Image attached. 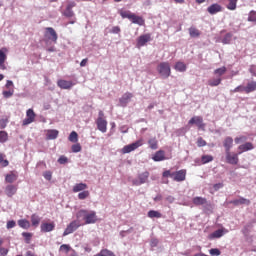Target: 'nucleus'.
Returning <instances> with one entry per match:
<instances>
[{"mask_svg": "<svg viewBox=\"0 0 256 256\" xmlns=\"http://www.w3.org/2000/svg\"><path fill=\"white\" fill-rule=\"evenodd\" d=\"M162 177L165 179L171 177L173 181H176L177 183H182V181H185L187 179V170L181 169L176 172H171V170H166L162 173Z\"/></svg>", "mask_w": 256, "mask_h": 256, "instance_id": "obj_1", "label": "nucleus"}, {"mask_svg": "<svg viewBox=\"0 0 256 256\" xmlns=\"http://www.w3.org/2000/svg\"><path fill=\"white\" fill-rule=\"evenodd\" d=\"M77 219H83L86 225L97 223V213L95 211L79 210L76 213Z\"/></svg>", "mask_w": 256, "mask_h": 256, "instance_id": "obj_2", "label": "nucleus"}, {"mask_svg": "<svg viewBox=\"0 0 256 256\" xmlns=\"http://www.w3.org/2000/svg\"><path fill=\"white\" fill-rule=\"evenodd\" d=\"M156 69L162 79L171 77V64L169 62H161Z\"/></svg>", "mask_w": 256, "mask_h": 256, "instance_id": "obj_3", "label": "nucleus"}, {"mask_svg": "<svg viewBox=\"0 0 256 256\" xmlns=\"http://www.w3.org/2000/svg\"><path fill=\"white\" fill-rule=\"evenodd\" d=\"M44 37L46 41H51L52 43H57V39H59V36L53 27L45 28Z\"/></svg>", "mask_w": 256, "mask_h": 256, "instance_id": "obj_4", "label": "nucleus"}, {"mask_svg": "<svg viewBox=\"0 0 256 256\" xmlns=\"http://www.w3.org/2000/svg\"><path fill=\"white\" fill-rule=\"evenodd\" d=\"M141 146H143V139L137 140L136 142L130 145L124 146L121 150V153H123V155L131 153L132 151H135V149H139V147Z\"/></svg>", "mask_w": 256, "mask_h": 256, "instance_id": "obj_5", "label": "nucleus"}, {"mask_svg": "<svg viewBox=\"0 0 256 256\" xmlns=\"http://www.w3.org/2000/svg\"><path fill=\"white\" fill-rule=\"evenodd\" d=\"M151 41V33L140 35L136 40L137 49H141V47H145Z\"/></svg>", "mask_w": 256, "mask_h": 256, "instance_id": "obj_6", "label": "nucleus"}, {"mask_svg": "<svg viewBox=\"0 0 256 256\" xmlns=\"http://www.w3.org/2000/svg\"><path fill=\"white\" fill-rule=\"evenodd\" d=\"M81 227V223L77 220L72 221L64 230L63 237H67V235H71L74 231H77Z\"/></svg>", "mask_w": 256, "mask_h": 256, "instance_id": "obj_7", "label": "nucleus"}, {"mask_svg": "<svg viewBox=\"0 0 256 256\" xmlns=\"http://www.w3.org/2000/svg\"><path fill=\"white\" fill-rule=\"evenodd\" d=\"M73 7H77V3L75 2H69L66 6V9L62 12V15L64 17H67L68 19H71V17H75V12H73Z\"/></svg>", "mask_w": 256, "mask_h": 256, "instance_id": "obj_8", "label": "nucleus"}, {"mask_svg": "<svg viewBox=\"0 0 256 256\" xmlns=\"http://www.w3.org/2000/svg\"><path fill=\"white\" fill-rule=\"evenodd\" d=\"M35 111H33V109H28L26 111V118L23 120L22 125L25 127L27 125H31V123H33L35 121Z\"/></svg>", "mask_w": 256, "mask_h": 256, "instance_id": "obj_9", "label": "nucleus"}, {"mask_svg": "<svg viewBox=\"0 0 256 256\" xmlns=\"http://www.w3.org/2000/svg\"><path fill=\"white\" fill-rule=\"evenodd\" d=\"M189 125H196L198 129L205 130V123H203V117L201 116H194L189 120Z\"/></svg>", "mask_w": 256, "mask_h": 256, "instance_id": "obj_10", "label": "nucleus"}, {"mask_svg": "<svg viewBox=\"0 0 256 256\" xmlns=\"http://www.w3.org/2000/svg\"><path fill=\"white\" fill-rule=\"evenodd\" d=\"M226 153V163H229V165H237L239 163V154L237 153H231L225 152Z\"/></svg>", "mask_w": 256, "mask_h": 256, "instance_id": "obj_11", "label": "nucleus"}, {"mask_svg": "<svg viewBox=\"0 0 256 256\" xmlns=\"http://www.w3.org/2000/svg\"><path fill=\"white\" fill-rule=\"evenodd\" d=\"M149 179V172L145 171L138 175V179L132 181L133 185L139 187V185L145 184V182Z\"/></svg>", "mask_w": 256, "mask_h": 256, "instance_id": "obj_12", "label": "nucleus"}, {"mask_svg": "<svg viewBox=\"0 0 256 256\" xmlns=\"http://www.w3.org/2000/svg\"><path fill=\"white\" fill-rule=\"evenodd\" d=\"M133 99V93L131 92H126L124 93L121 98L119 99V103L121 107H127L129 105V102Z\"/></svg>", "mask_w": 256, "mask_h": 256, "instance_id": "obj_13", "label": "nucleus"}, {"mask_svg": "<svg viewBox=\"0 0 256 256\" xmlns=\"http://www.w3.org/2000/svg\"><path fill=\"white\" fill-rule=\"evenodd\" d=\"M17 190H18V187L17 185H14V184H8L5 189H4V193L6 196L8 197H13L15 195H17Z\"/></svg>", "mask_w": 256, "mask_h": 256, "instance_id": "obj_14", "label": "nucleus"}, {"mask_svg": "<svg viewBox=\"0 0 256 256\" xmlns=\"http://www.w3.org/2000/svg\"><path fill=\"white\" fill-rule=\"evenodd\" d=\"M228 203L230 205H234L235 207H239V205H251V200L244 197H240L238 199L231 200Z\"/></svg>", "mask_w": 256, "mask_h": 256, "instance_id": "obj_15", "label": "nucleus"}, {"mask_svg": "<svg viewBox=\"0 0 256 256\" xmlns=\"http://www.w3.org/2000/svg\"><path fill=\"white\" fill-rule=\"evenodd\" d=\"M74 85H75V83H73V81H69V80L60 79L57 81V86L60 89H71Z\"/></svg>", "mask_w": 256, "mask_h": 256, "instance_id": "obj_16", "label": "nucleus"}, {"mask_svg": "<svg viewBox=\"0 0 256 256\" xmlns=\"http://www.w3.org/2000/svg\"><path fill=\"white\" fill-rule=\"evenodd\" d=\"M255 149V146L251 142H246L240 146H238V150L240 151L238 155H241V153H245L247 151H253Z\"/></svg>", "mask_w": 256, "mask_h": 256, "instance_id": "obj_17", "label": "nucleus"}, {"mask_svg": "<svg viewBox=\"0 0 256 256\" xmlns=\"http://www.w3.org/2000/svg\"><path fill=\"white\" fill-rule=\"evenodd\" d=\"M207 11L210 15H217V13H221L223 11V7L217 3L210 5L207 8Z\"/></svg>", "mask_w": 256, "mask_h": 256, "instance_id": "obj_18", "label": "nucleus"}, {"mask_svg": "<svg viewBox=\"0 0 256 256\" xmlns=\"http://www.w3.org/2000/svg\"><path fill=\"white\" fill-rule=\"evenodd\" d=\"M19 179V174L15 171H10L8 174L5 175V182L6 183H15Z\"/></svg>", "mask_w": 256, "mask_h": 256, "instance_id": "obj_19", "label": "nucleus"}, {"mask_svg": "<svg viewBox=\"0 0 256 256\" xmlns=\"http://www.w3.org/2000/svg\"><path fill=\"white\" fill-rule=\"evenodd\" d=\"M96 125L98 131H101V133H107V120L105 119H97L96 120Z\"/></svg>", "mask_w": 256, "mask_h": 256, "instance_id": "obj_20", "label": "nucleus"}, {"mask_svg": "<svg viewBox=\"0 0 256 256\" xmlns=\"http://www.w3.org/2000/svg\"><path fill=\"white\" fill-rule=\"evenodd\" d=\"M225 233H229V230L222 228L214 231L212 234H210V239H221Z\"/></svg>", "mask_w": 256, "mask_h": 256, "instance_id": "obj_21", "label": "nucleus"}, {"mask_svg": "<svg viewBox=\"0 0 256 256\" xmlns=\"http://www.w3.org/2000/svg\"><path fill=\"white\" fill-rule=\"evenodd\" d=\"M223 146L225 148V153L231 151L233 147V138L231 136H227L223 141Z\"/></svg>", "mask_w": 256, "mask_h": 256, "instance_id": "obj_22", "label": "nucleus"}, {"mask_svg": "<svg viewBox=\"0 0 256 256\" xmlns=\"http://www.w3.org/2000/svg\"><path fill=\"white\" fill-rule=\"evenodd\" d=\"M130 21L132 23H134L135 25H139L140 27L145 25V19H143V17H141V16L135 15L134 13L131 16Z\"/></svg>", "mask_w": 256, "mask_h": 256, "instance_id": "obj_23", "label": "nucleus"}, {"mask_svg": "<svg viewBox=\"0 0 256 256\" xmlns=\"http://www.w3.org/2000/svg\"><path fill=\"white\" fill-rule=\"evenodd\" d=\"M40 228L42 233H49L55 229V223H42Z\"/></svg>", "mask_w": 256, "mask_h": 256, "instance_id": "obj_24", "label": "nucleus"}, {"mask_svg": "<svg viewBox=\"0 0 256 256\" xmlns=\"http://www.w3.org/2000/svg\"><path fill=\"white\" fill-rule=\"evenodd\" d=\"M153 161L159 162V161H165L167 157H165V151L159 150L155 152V154L152 157Z\"/></svg>", "mask_w": 256, "mask_h": 256, "instance_id": "obj_25", "label": "nucleus"}, {"mask_svg": "<svg viewBox=\"0 0 256 256\" xmlns=\"http://www.w3.org/2000/svg\"><path fill=\"white\" fill-rule=\"evenodd\" d=\"M256 91V81L249 82L246 86H244V93H253Z\"/></svg>", "mask_w": 256, "mask_h": 256, "instance_id": "obj_26", "label": "nucleus"}, {"mask_svg": "<svg viewBox=\"0 0 256 256\" xmlns=\"http://www.w3.org/2000/svg\"><path fill=\"white\" fill-rule=\"evenodd\" d=\"M192 203L196 206L207 205V198L197 196L192 199Z\"/></svg>", "mask_w": 256, "mask_h": 256, "instance_id": "obj_27", "label": "nucleus"}, {"mask_svg": "<svg viewBox=\"0 0 256 256\" xmlns=\"http://www.w3.org/2000/svg\"><path fill=\"white\" fill-rule=\"evenodd\" d=\"M59 137V132L57 130H47L46 132V139L53 140Z\"/></svg>", "mask_w": 256, "mask_h": 256, "instance_id": "obj_28", "label": "nucleus"}, {"mask_svg": "<svg viewBox=\"0 0 256 256\" xmlns=\"http://www.w3.org/2000/svg\"><path fill=\"white\" fill-rule=\"evenodd\" d=\"M174 69L175 71H179L180 73H185V71H187V65L179 61V62H176Z\"/></svg>", "mask_w": 256, "mask_h": 256, "instance_id": "obj_29", "label": "nucleus"}, {"mask_svg": "<svg viewBox=\"0 0 256 256\" xmlns=\"http://www.w3.org/2000/svg\"><path fill=\"white\" fill-rule=\"evenodd\" d=\"M5 61H7V54L3 51V49L0 50V69L5 70Z\"/></svg>", "mask_w": 256, "mask_h": 256, "instance_id": "obj_30", "label": "nucleus"}, {"mask_svg": "<svg viewBox=\"0 0 256 256\" xmlns=\"http://www.w3.org/2000/svg\"><path fill=\"white\" fill-rule=\"evenodd\" d=\"M189 35H190V37L195 39L197 37H201V31H199V29H197L195 27H190L189 28Z\"/></svg>", "mask_w": 256, "mask_h": 256, "instance_id": "obj_31", "label": "nucleus"}, {"mask_svg": "<svg viewBox=\"0 0 256 256\" xmlns=\"http://www.w3.org/2000/svg\"><path fill=\"white\" fill-rule=\"evenodd\" d=\"M18 225L21 229H29L31 227V222L27 219H20L18 220Z\"/></svg>", "mask_w": 256, "mask_h": 256, "instance_id": "obj_32", "label": "nucleus"}, {"mask_svg": "<svg viewBox=\"0 0 256 256\" xmlns=\"http://www.w3.org/2000/svg\"><path fill=\"white\" fill-rule=\"evenodd\" d=\"M85 189H87V184L78 183L73 187L72 191L73 193H79V191H85Z\"/></svg>", "mask_w": 256, "mask_h": 256, "instance_id": "obj_33", "label": "nucleus"}, {"mask_svg": "<svg viewBox=\"0 0 256 256\" xmlns=\"http://www.w3.org/2000/svg\"><path fill=\"white\" fill-rule=\"evenodd\" d=\"M148 145H149L150 149H153L154 151L159 149V142L157 141V138L149 139Z\"/></svg>", "mask_w": 256, "mask_h": 256, "instance_id": "obj_34", "label": "nucleus"}, {"mask_svg": "<svg viewBox=\"0 0 256 256\" xmlns=\"http://www.w3.org/2000/svg\"><path fill=\"white\" fill-rule=\"evenodd\" d=\"M39 223H41V218L37 214L31 215V224L33 227H39Z\"/></svg>", "mask_w": 256, "mask_h": 256, "instance_id": "obj_35", "label": "nucleus"}, {"mask_svg": "<svg viewBox=\"0 0 256 256\" xmlns=\"http://www.w3.org/2000/svg\"><path fill=\"white\" fill-rule=\"evenodd\" d=\"M119 15L122 17V19L131 20V17L133 16V13L129 10H119Z\"/></svg>", "mask_w": 256, "mask_h": 256, "instance_id": "obj_36", "label": "nucleus"}, {"mask_svg": "<svg viewBox=\"0 0 256 256\" xmlns=\"http://www.w3.org/2000/svg\"><path fill=\"white\" fill-rule=\"evenodd\" d=\"M148 217H149L150 219H161L162 214H161L159 211L150 210V211L148 212Z\"/></svg>", "mask_w": 256, "mask_h": 256, "instance_id": "obj_37", "label": "nucleus"}, {"mask_svg": "<svg viewBox=\"0 0 256 256\" xmlns=\"http://www.w3.org/2000/svg\"><path fill=\"white\" fill-rule=\"evenodd\" d=\"M229 3L226 6L229 11H235L237 9V1L239 0H227Z\"/></svg>", "mask_w": 256, "mask_h": 256, "instance_id": "obj_38", "label": "nucleus"}, {"mask_svg": "<svg viewBox=\"0 0 256 256\" xmlns=\"http://www.w3.org/2000/svg\"><path fill=\"white\" fill-rule=\"evenodd\" d=\"M9 141V134L6 131H0V143H7Z\"/></svg>", "mask_w": 256, "mask_h": 256, "instance_id": "obj_39", "label": "nucleus"}, {"mask_svg": "<svg viewBox=\"0 0 256 256\" xmlns=\"http://www.w3.org/2000/svg\"><path fill=\"white\" fill-rule=\"evenodd\" d=\"M69 141H71V143H77V141H79V134H77L75 131H72L69 135Z\"/></svg>", "mask_w": 256, "mask_h": 256, "instance_id": "obj_40", "label": "nucleus"}, {"mask_svg": "<svg viewBox=\"0 0 256 256\" xmlns=\"http://www.w3.org/2000/svg\"><path fill=\"white\" fill-rule=\"evenodd\" d=\"M0 165L1 167H9V160L5 159V154L0 153Z\"/></svg>", "mask_w": 256, "mask_h": 256, "instance_id": "obj_41", "label": "nucleus"}, {"mask_svg": "<svg viewBox=\"0 0 256 256\" xmlns=\"http://www.w3.org/2000/svg\"><path fill=\"white\" fill-rule=\"evenodd\" d=\"M225 73H227V67L225 66L214 70V75H219V77H221L222 75H225Z\"/></svg>", "mask_w": 256, "mask_h": 256, "instance_id": "obj_42", "label": "nucleus"}, {"mask_svg": "<svg viewBox=\"0 0 256 256\" xmlns=\"http://www.w3.org/2000/svg\"><path fill=\"white\" fill-rule=\"evenodd\" d=\"M208 85L210 87H217L218 85H221V78L209 80Z\"/></svg>", "mask_w": 256, "mask_h": 256, "instance_id": "obj_43", "label": "nucleus"}, {"mask_svg": "<svg viewBox=\"0 0 256 256\" xmlns=\"http://www.w3.org/2000/svg\"><path fill=\"white\" fill-rule=\"evenodd\" d=\"M201 161H202L203 165H205L207 163H211V161H213V156H211V155H203L201 157Z\"/></svg>", "mask_w": 256, "mask_h": 256, "instance_id": "obj_44", "label": "nucleus"}, {"mask_svg": "<svg viewBox=\"0 0 256 256\" xmlns=\"http://www.w3.org/2000/svg\"><path fill=\"white\" fill-rule=\"evenodd\" d=\"M236 145H239L240 143H245L247 141V136L241 135L234 139Z\"/></svg>", "mask_w": 256, "mask_h": 256, "instance_id": "obj_45", "label": "nucleus"}, {"mask_svg": "<svg viewBox=\"0 0 256 256\" xmlns=\"http://www.w3.org/2000/svg\"><path fill=\"white\" fill-rule=\"evenodd\" d=\"M22 236L24 237L26 243H31V238L33 237V233L23 232Z\"/></svg>", "mask_w": 256, "mask_h": 256, "instance_id": "obj_46", "label": "nucleus"}, {"mask_svg": "<svg viewBox=\"0 0 256 256\" xmlns=\"http://www.w3.org/2000/svg\"><path fill=\"white\" fill-rule=\"evenodd\" d=\"M231 37H233V35H231V33H227L222 39V43L224 45H229V43H231Z\"/></svg>", "mask_w": 256, "mask_h": 256, "instance_id": "obj_47", "label": "nucleus"}, {"mask_svg": "<svg viewBox=\"0 0 256 256\" xmlns=\"http://www.w3.org/2000/svg\"><path fill=\"white\" fill-rule=\"evenodd\" d=\"M59 251H64L65 253H68L71 251V246L68 244H62L59 248Z\"/></svg>", "mask_w": 256, "mask_h": 256, "instance_id": "obj_48", "label": "nucleus"}, {"mask_svg": "<svg viewBox=\"0 0 256 256\" xmlns=\"http://www.w3.org/2000/svg\"><path fill=\"white\" fill-rule=\"evenodd\" d=\"M231 93H245V86L240 85L236 87L234 90H231Z\"/></svg>", "mask_w": 256, "mask_h": 256, "instance_id": "obj_49", "label": "nucleus"}, {"mask_svg": "<svg viewBox=\"0 0 256 256\" xmlns=\"http://www.w3.org/2000/svg\"><path fill=\"white\" fill-rule=\"evenodd\" d=\"M248 21H250L252 23H256V12L255 11H251L249 13Z\"/></svg>", "mask_w": 256, "mask_h": 256, "instance_id": "obj_50", "label": "nucleus"}, {"mask_svg": "<svg viewBox=\"0 0 256 256\" xmlns=\"http://www.w3.org/2000/svg\"><path fill=\"white\" fill-rule=\"evenodd\" d=\"M209 253L212 256H219L221 255V250H219V248H212L209 250Z\"/></svg>", "mask_w": 256, "mask_h": 256, "instance_id": "obj_51", "label": "nucleus"}, {"mask_svg": "<svg viewBox=\"0 0 256 256\" xmlns=\"http://www.w3.org/2000/svg\"><path fill=\"white\" fill-rule=\"evenodd\" d=\"M58 163L60 165H65L66 163H69V158H67L66 156H60L58 159Z\"/></svg>", "mask_w": 256, "mask_h": 256, "instance_id": "obj_52", "label": "nucleus"}, {"mask_svg": "<svg viewBox=\"0 0 256 256\" xmlns=\"http://www.w3.org/2000/svg\"><path fill=\"white\" fill-rule=\"evenodd\" d=\"M13 93H15V90L13 89L8 91H3V97H5V99H9V97H13Z\"/></svg>", "mask_w": 256, "mask_h": 256, "instance_id": "obj_53", "label": "nucleus"}, {"mask_svg": "<svg viewBox=\"0 0 256 256\" xmlns=\"http://www.w3.org/2000/svg\"><path fill=\"white\" fill-rule=\"evenodd\" d=\"M43 177L46 181H51V179H53V173L51 171H46L43 173Z\"/></svg>", "mask_w": 256, "mask_h": 256, "instance_id": "obj_54", "label": "nucleus"}, {"mask_svg": "<svg viewBox=\"0 0 256 256\" xmlns=\"http://www.w3.org/2000/svg\"><path fill=\"white\" fill-rule=\"evenodd\" d=\"M89 197V191H83L78 194V199L83 200Z\"/></svg>", "mask_w": 256, "mask_h": 256, "instance_id": "obj_55", "label": "nucleus"}, {"mask_svg": "<svg viewBox=\"0 0 256 256\" xmlns=\"http://www.w3.org/2000/svg\"><path fill=\"white\" fill-rule=\"evenodd\" d=\"M197 145L198 147H205L207 145V141H205L202 137H199L197 139Z\"/></svg>", "mask_w": 256, "mask_h": 256, "instance_id": "obj_56", "label": "nucleus"}, {"mask_svg": "<svg viewBox=\"0 0 256 256\" xmlns=\"http://www.w3.org/2000/svg\"><path fill=\"white\" fill-rule=\"evenodd\" d=\"M72 152L73 153L81 152V144H74V145H72Z\"/></svg>", "mask_w": 256, "mask_h": 256, "instance_id": "obj_57", "label": "nucleus"}, {"mask_svg": "<svg viewBox=\"0 0 256 256\" xmlns=\"http://www.w3.org/2000/svg\"><path fill=\"white\" fill-rule=\"evenodd\" d=\"M7 123H9L8 119H1L0 120V129H5V127H7Z\"/></svg>", "mask_w": 256, "mask_h": 256, "instance_id": "obj_58", "label": "nucleus"}, {"mask_svg": "<svg viewBox=\"0 0 256 256\" xmlns=\"http://www.w3.org/2000/svg\"><path fill=\"white\" fill-rule=\"evenodd\" d=\"M15 225H17V223L15 222V220H10L7 222V229H13V227H15Z\"/></svg>", "mask_w": 256, "mask_h": 256, "instance_id": "obj_59", "label": "nucleus"}, {"mask_svg": "<svg viewBox=\"0 0 256 256\" xmlns=\"http://www.w3.org/2000/svg\"><path fill=\"white\" fill-rule=\"evenodd\" d=\"M111 33H114L115 35L121 33V28L119 26H114L111 29Z\"/></svg>", "mask_w": 256, "mask_h": 256, "instance_id": "obj_60", "label": "nucleus"}, {"mask_svg": "<svg viewBox=\"0 0 256 256\" xmlns=\"http://www.w3.org/2000/svg\"><path fill=\"white\" fill-rule=\"evenodd\" d=\"M97 119H105V113H103V110H100L98 112V118Z\"/></svg>", "mask_w": 256, "mask_h": 256, "instance_id": "obj_61", "label": "nucleus"}, {"mask_svg": "<svg viewBox=\"0 0 256 256\" xmlns=\"http://www.w3.org/2000/svg\"><path fill=\"white\" fill-rule=\"evenodd\" d=\"M89 60L87 58L83 59L81 62H80V67H85L87 65V62Z\"/></svg>", "mask_w": 256, "mask_h": 256, "instance_id": "obj_62", "label": "nucleus"}, {"mask_svg": "<svg viewBox=\"0 0 256 256\" xmlns=\"http://www.w3.org/2000/svg\"><path fill=\"white\" fill-rule=\"evenodd\" d=\"M221 187H223V184H215L214 185L215 191H219V189H221Z\"/></svg>", "mask_w": 256, "mask_h": 256, "instance_id": "obj_63", "label": "nucleus"}, {"mask_svg": "<svg viewBox=\"0 0 256 256\" xmlns=\"http://www.w3.org/2000/svg\"><path fill=\"white\" fill-rule=\"evenodd\" d=\"M25 256H37V255H35V253H33L32 251H27Z\"/></svg>", "mask_w": 256, "mask_h": 256, "instance_id": "obj_64", "label": "nucleus"}]
</instances>
